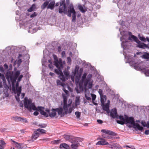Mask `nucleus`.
I'll list each match as a JSON object with an SVG mask.
<instances>
[{"label": "nucleus", "mask_w": 149, "mask_h": 149, "mask_svg": "<svg viewBox=\"0 0 149 149\" xmlns=\"http://www.w3.org/2000/svg\"><path fill=\"white\" fill-rule=\"evenodd\" d=\"M37 14L36 12H34L33 14L31 15L30 17H33L36 16Z\"/></svg>", "instance_id": "nucleus-44"}, {"label": "nucleus", "mask_w": 149, "mask_h": 149, "mask_svg": "<svg viewBox=\"0 0 149 149\" xmlns=\"http://www.w3.org/2000/svg\"><path fill=\"white\" fill-rule=\"evenodd\" d=\"M79 68V67L78 65H77L76 66L74 71L72 72V74H73L74 75H75L77 73L78 74Z\"/></svg>", "instance_id": "nucleus-25"}, {"label": "nucleus", "mask_w": 149, "mask_h": 149, "mask_svg": "<svg viewBox=\"0 0 149 149\" xmlns=\"http://www.w3.org/2000/svg\"><path fill=\"white\" fill-rule=\"evenodd\" d=\"M81 141L80 139L78 137L73 138L70 142L72 143L71 147L72 149H76L79 146V142Z\"/></svg>", "instance_id": "nucleus-10"}, {"label": "nucleus", "mask_w": 149, "mask_h": 149, "mask_svg": "<svg viewBox=\"0 0 149 149\" xmlns=\"http://www.w3.org/2000/svg\"><path fill=\"white\" fill-rule=\"evenodd\" d=\"M63 102L61 106L57 109L58 114L61 116H63L65 114L70 113L75 108L74 105L72 104V101L71 99L68 100V104H67V97L65 95H63Z\"/></svg>", "instance_id": "nucleus-4"}, {"label": "nucleus", "mask_w": 149, "mask_h": 149, "mask_svg": "<svg viewBox=\"0 0 149 149\" xmlns=\"http://www.w3.org/2000/svg\"><path fill=\"white\" fill-rule=\"evenodd\" d=\"M22 121L23 122L25 123H27L28 122V121L26 118H23V120H22Z\"/></svg>", "instance_id": "nucleus-53"}, {"label": "nucleus", "mask_w": 149, "mask_h": 149, "mask_svg": "<svg viewBox=\"0 0 149 149\" xmlns=\"http://www.w3.org/2000/svg\"><path fill=\"white\" fill-rule=\"evenodd\" d=\"M61 55L63 57H64L65 56V52L63 51L62 52Z\"/></svg>", "instance_id": "nucleus-50"}, {"label": "nucleus", "mask_w": 149, "mask_h": 149, "mask_svg": "<svg viewBox=\"0 0 149 149\" xmlns=\"http://www.w3.org/2000/svg\"><path fill=\"white\" fill-rule=\"evenodd\" d=\"M4 146L0 145V149H4Z\"/></svg>", "instance_id": "nucleus-61"}, {"label": "nucleus", "mask_w": 149, "mask_h": 149, "mask_svg": "<svg viewBox=\"0 0 149 149\" xmlns=\"http://www.w3.org/2000/svg\"><path fill=\"white\" fill-rule=\"evenodd\" d=\"M80 103V97L79 96L76 97L75 99V105L77 106L79 105Z\"/></svg>", "instance_id": "nucleus-28"}, {"label": "nucleus", "mask_w": 149, "mask_h": 149, "mask_svg": "<svg viewBox=\"0 0 149 149\" xmlns=\"http://www.w3.org/2000/svg\"><path fill=\"white\" fill-rule=\"evenodd\" d=\"M20 74V72L19 71H16L14 74L12 72H7L6 74V78L9 83H10L11 82L12 86H14L15 83Z\"/></svg>", "instance_id": "nucleus-5"}, {"label": "nucleus", "mask_w": 149, "mask_h": 149, "mask_svg": "<svg viewBox=\"0 0 149 149\" xmlns=\"http://www.w3.org/2000/svg\"><path fill=\"white\" fill-rule=\"evenodd\" d=\"M97 122L99 124H102L103 122H102V121L101 120H97Z\"/></svg>", "instance_id": "nucleus-52"}, {"label": "nucleus", "mask_w": 149, "mask_h": 149, "mask_svg": "<svg viewBox=\"0 0 149 149\" xmlns=\"http://www.w3.org/2000/svg\"><path fill=\"white\" fill-rule=\"evenodd\" d=\"M39 133L37 131L35 132L34 134H33L32 138L33 140H36L39 136Z\"/></svg>", "instance_id": "nucleus-21"}, {"label": "nucleus", "mask_w": 149, "mask_h": 149, "mask_svg": "<svg viewBox=\"0 0 149 149\" xmlns=\"http://www.w3.org/2000/svg\"><path fill=\"white\" fill-rule=\"evenodd\" d=\"M58 52H60L61 51V47L60 46L58 47Z\"/></svg>", "instance_id": "nucleus-60"}, {"label": "nucleus", "mask_w": 149, "mask_h": 149, "mask_svg": "<svg viewBox=\"0 0 149 149\" xmlns=\"http://www.w3.org/2000/svg\"><path fill=\"white\" fill-rule=\"evenodd\" d=\"M33 114L35 116H37L38 114V113L37 111H35L34 112Z\"/></svg>", "instance_id": "nucleus-55"}, {"label": "nucleus", "mask_w": 149, "mask_h": 149, "mask_svg": "<svg viewBox=\"0 0 149 149\" xmlns=\"http://www.w3.org/2000/svg\"><path fill=\"white\" fill-rule=\"evenodd\" d=\"M67 12V9L65 6V0H61L59 9V12L61 13L64 12V13Z\"/></svg>", "instance_id": "nucleus-12"}, {"label": "nucleus", "mask_w": 149, "mask_h": 149, "mask_svg": "<svg viewBox=\"0 0 149 149\" xmlns=\"http://www.w3.org/2000/svg\"><path fill=\"white\" fill-rule=\"evenodd\" d=\"M110 144L108 142L106 141L105 140H102L98 141L96 143V145H108L109 146Z\"/></svg>", "instance_id": "nucleus-18"}, {"label": "nucleus", "mask_w": 149, "mask_h": 149, "mask_svg": "<svg viewBox=\"0 0 149 149\" xmlns=\"http://www.w3.org/2000/svg\"><path fill=\"white\" fill-rule=\"evenodd\" d=\"M147 127L149 128V121L147 122Z\"/></svg>", "instance_id": "nucleus-64"}, {"label": "nucleus", "mask_w": 149, "mask_h": 149, "mask_svg": "<svg viewBox=\"0 0 149 149\" xmlns=\"http://www.w3.org/2000/svg\"><path fill=\"white\" fill-rule=\"evenodd\" d=\"M67 63L69 64H70L71 62V59L70 57H68L67 58Z\"/></svg>", "instance_id": "nucleus-43"}, {"label": "nucleus", "mask_w": 149, "mask_h": 149, "mask_svg": "<svg viewBox=\"0 0 149 149\" xmlns=\"http://www.w3.org/2000/svg\"><path fill=\"white\" fill-rule=\"evenodd\" d=\"M103 109L104 110L106 111L107 113H109V105L108 104H102Z\"/></svg>", "instance_id": "nucleus-16"}, {"label": "nucleus", "mask_w": 149, "mask_h": 149, "mask_svg": "<svg viewBox=\"0 0 149 149\" xmlns=\"http://www.w3.org/2000/svg\"><path fill=\"white\" fill-rule=\"evenodd\" d=\"M145 134L146 135H148L149 134V130H146L145 131Z\"/></svg>", "instance_id": "nucleus-54"}, {"label": "nucleus", "mask_w": 149, "mask_h": 149, "mask_svg": "<svg viewBox=\"0 0 149 149\" xmlns=\"http://www.w3.org/2000/svg\"><path fill=\"white\" fill-rule=\"evenodd\" d=\"M49 2L46 1L44 2L43 4L41 6V8L42 9H44L49 4Z\"/></svg>", "instance_id": "nucleus-31"}, {"label": "nucleus", "mask_w": 149, "mask_h": 149, "mask_svg": "<svg viewBox=\"0 0 149 149\" xmlns=\"http://www.w3.org/2000/svg\"><path fill=\"white\" fill-rule=\"evenodd\" d=\"M24 106L27 109L30 111H31L32 110L34 111L38 110L39 111L40 113L46 117L48 116V114L50 117H54L56 115V112H58V110L57 108L55 109H52L51 112H49V110L47 109L45 110L47 113L45 111V109L43 107H38L37 108L35 106V104L32 103L31 100L30 99H28L26 97H25L24 101Z\"/></svg>", "instance_id": "nucleus-1"}, {"label": "nucleus", "mask_w": 149, "mask_h": 149, "mask_svg": "<svg viewBox=\"0 0 149 149\" xmlns=\"http://www.w3.org/2000/svg\"><path fill=\"white\" fill-rule=\"evenodd\" d=\"M60 148H65L66 149H69L70 148L69 146L67 144L63 143L61 144L60 146Z\"/></svg>", "instance_id": "nucleus-19"}, {"label": "nucleus", "mask_w": 149, "mask_h": 149, "mask_svg": "<svg viewBox=\"0 0 149 149\" xmlns=\"http://www.w3.org/2000/svg\"><path fill=\"white\" fill-rule=\"evenodd\" d=\"M102 92H103V91L102 89H99V90L98 93H99L100 96H101L102 95H103Z\"/></svg>", "instance_id": "nucleus-45"}, {"label": "nucleus", "mask_w": 149, "mask_h": 149, "mask_svg": "<svg viewBox=\"0 0 149 149\" xmlns=\"http://www.w3.org/2000/svg\"><path fill=\"white\" fill-rule=\"evenodd\" d=\"M78 7L79 10L82 13H84L87 11V8L84 5H78Z\"/></svg>", "instance_id": "nucleus-17"}, {"label": "nucleus", "mask_w": 149, "mask_h": 149, "mask_svg": "<svg viewBox=\"0 0 149 149\" xmlns=\"http://www.w3.org/2000/svg\"><path fill=\"white\" fill-rule=\"evenodd\" d=\"M3 88V84L2 83L1 81H0V88Z\"/></svg>", "instance_id": "nucleus-56"}, {"label": "nucleus", "mask_w": 149, "mask_h": 149, "mask_svg": "<svg viewBox=\"0 0 149 149\" xmlns=\"http://www.w3.org/2000/svg\"><path fill=\"white\" fill-rule=\"evenodd\" d=\"M12 141L14 143L13 145L15 146V147L18 149H21V144L19 143H18L15 142V141L12 140Z\"/></svg>", "instance_id": "nucleus-23"}, {"label": "nucleus", "mask_w": 149, "mask_h": 149, "mask_svg": "<svg viewBox=\"0 0 149 149\" xmlns=\"http://www.w3.org/2000/svg\"><path fill=\"white\" fill-rule=\"evenodd\" d=\"M37 131H38L41 134H44L46 132V131L45 130L42 129H37Z\"/></svg>", "instance_id": "nucleus-34"}, {"label": "nucleus", "mask_w": 149, "mask_h": 149, "mask_svg": "<svg viewBox=\"0 0 149 149\" xmlns=\"http://www.w3.org/2000/svg\"><path fill=\"white\" fill-rule=\"evenodd\" d=\"M123 147H128V148H133V146H127V145H126V146H123Z\"/></svg>", "instance_id": "nucleus-49"}, {"label": "nucleus", "mask_w": 149, "mask_h": 149, "mask_svg": "<svg viewBox=\"0 0 149 149\" xmlns=\"http://www.w3.org/2000/svg\"><path fill=\"white\" fill-rule=\"evenodd\" d=\"M48 66L50 69H52L53 68V66L51 64H49L48 65Z\"/></svg>", "instance_id": "nucleus-57"}, {"label": "nucleus", "mask_w": 149, "mask_h": 149, "mask_svg": "<svg viewBox=\"0 0 149 149\" xmlns=\"http://www.w3.org/2000/svg\"><path fill=\"white\" fill-rule=\"evenodd\" d=\"M53 56L55 60L54 61V65L58 68H63V63L61 60L60 59L59 60H58L57 57L55 55L53 54Z\"/></svg>", "instance_id": "nucleus-11"}, {"label": "nucleus", "mask_w": 149, "mask_h": 149, "mask_svg": "<svg viewBox=\"0 0 149 149\" xmlns=\"http://www.w3.org/2000/svg\"><path fill=\"white\" fill-rule=\"evenodd\" d=\"M91 95L92 97L93 101H94L96 97V95L92 94H91Z\"/></svg>", "instance_id": "nucleus-40"}, {"label": "nucleus", "mask_w": 149, "mask_h": 149, "mask_svg": "<svg viewBox=\"0 0 149 149\" xmlns=\"http://www.w3.org/2000/svg\"><path fill=\"white\" fill-rule=\"evenodd\" d=\"M56 83L57 85L58 86L61 85L63 88L65 87V84L64 83L61 82L58 79L56 80Z\"/></svg>", "instance_id": "nucleus-27"}, {"label": "nucleus", "mask_w": 149, "mask_h": 149, "mask_svg": "<svg viewBox=\"0 0 149 149\" xmlns=\"http://www.w3.org/2000/svg\"><path fill=\"white\" fill-rule=\"evenodd\" d=\"M22 62V61L21 59H19L18 60V65H19Z\"/></svg>", "instance_id": "nucleus-58"}, {"label": "nucleus", "mask_w": 149, "mask_h": 149, "mask_svg": "<svg viewBox=\"0 0 149 149\" xmlns=\"http://www.w3.org/2000/svg\"><path fill=\"white\" fill-rule=\"evenodd\" d=\"M110 114V116L112 118H116L120 120H117V122L118 123L122 125L125 123L126 124L129 123L132 125L133 127L136 130H138L142 131L143 130V127L141 126L137 123L134 122L133 118L129 117L125 115L124 116H118L117 115L116 109H112L111 111Z\"/></svg>", "instance_id": "nucleus-2"}, {"label": "nucleus", "mask_w": 149, "mask_h": 149, "mask_svg": "<svg viewBox=\"0 0 149 149\" xmlns=\"http://www.w3.org/2000/svg\"><path fill=\"white\" fill-rule=\"evenodd\" d=\"M138 37H139V39L144 42H146V38H145L143 36H141L140 34H139L138 35Z\"/></svg>", "instance_id": "nucleus-30"}, {"label": "nucleus", "mask_w": 149, "mask_h": 149, "mask_svg": "<svg viewBox=\"0 0 149 149\" xmlns=\"http://www.w3.org/2000/svg\"><path fill=\"white\" fill-rule=\"evenodd\" d=\"M128 39L130 40H134L138 44L137 46L140 48L143 49H145L147 47V45L145 44L142 43L137 38L134 36L131 35L128 37Z\"/></svg>", "instance_id": "nucleus-7"}, {"label": "nucleus", "mask_w": 149, "mask_h": 149, "mask_svg": "<svg viewBox=\"0 0 149 149\" xmlns=\"http://www.w3.org/2000/svg\"><path fill=\"white\" fill-rule=\"evenodd\" d=\"M63 136L64 138L66 140L70 142L71 141V140L73 138L72 136L66 135H64Z\"/></svg>", "instance_id": "nucleus-22"}, {"label": "nucleus", "mask_w": 149, "mask_h": 149, "mask_svg": "<svg viewBox=\"0 0 149 149\" xmlns=\"http://www.w3.org/2000/svg\"><path fill=\"white\" fill-rule=\"evenodd\" d=\"M85 96L87 100H91V98L90 97V95L89 94H87L85 93Z\"/></svg>", "instance_id": "nucleus-36"}, {"label": "nucleus", "mask_w": 149, "mask_h": 149, "mask_svg": "<svg viewBox=\"0 0 149 149\" xmlns=\"http://www.w3.org/2000/svg\"><path fill=\"white\" fill-rule=\"evenodd\" d=\"M141 124L143 126L147 127V123H146L145 121H142L141 122Z\"/></svg>", "instance_id": "nucleus-41"}, {"label": "nucleus", "mask_w": 149, "mask_h": 149, "mask_svg": "<svg viewBox=\"0 0 149 149\" xmlns=\"http://www.w3.org/2000/svg\"><path fill=\"white\" fill-rule=\"evenodd\" d=\"M4 67L6 68V69H8V65H7L6 64H5L4 65Z\"/></svg>", "instance_id": "nucleus-59"}, {"label": "nucleus", "mask_w": 149, "mask_h": 149, "mask_svg": "<svg viewBox=\"0 0 149 149\" xmlns=\"http://www.w3.org/2000/svg\"><path fill=\"white\" fill-rule=\"evenodd\" d=\"M63 91L65 93V94H62V96H63V94L65 95H66V96H67V95L68 94V93H69V92H68V91L67 90H66V89H65L64 88V87L63 88Z\"/></svg>", "instance_id": "nucleus-38"}, {"label": "nucleus", "mask_w": 149, "mask_h": 149, "mask_svg": "<svg viewBox=\"0 0 149 149\" xmlns=\"http://www.w3.org/2000/svg\"><path fill=\"white\" fill-rule=\"evenodd\" d=\"M17 91V95L18 96H19L21 91V86L18 89H17L16 90Z\"/></svg>", "instance_id": "nucleus-35"}, {"label": "nucleus", "mask_w": 149, "mask_h": 149, "mask_svg": "<svg viewBox=\"0 0 149 149\" xmlns=\"http://www.w3.org/2000/svg\"><path fill=\"white\" fill-rule=\"evenodd\" d=\"M0 145L4 146V147L5 146L6 144V143H5V141L2 140H0Z\"/></svg>", "instance_id": "nucleus-37"}, {"label": "nucleus", "mask_w": 149, "mask_h": 149, "mask_svg": "<svg viewBox=\"0 0 149 149\" xmlns=\"http://www.w3.org/2000/svg\"><path fill=\"white\" fill-rule=\"evenodd\" d=\"M17 81V83L16 84V90H17V89H18L20 87H19V83Z\"/></svg>", "instance_id": "nucleus-51"}, {"label": "nucleus", "mask_w": 149, "mask_h": 149, "mask_svg": "<svg viewBox=\"0 0 149 149\" xmlns=\"http://www.w3.org/2000/svg\"><path fill=\"white\" fill-rule=\"evenodd\" d=\"M46 125L45 124H40L39 125V126L42 128L45 127H46Z\"/></svg>", "instance_id": "nucleus-46"}, {"label": "nucleus", "mask_w": 149, "mask_h": 149, "mask_svg": "<svg viewBox=\"0 0 149 149\" xmlns=\"http://www.w3.org/2000/svg\"><path fill=\"white\" fill-rule=\"evenodd\" d=\"M141 57L143 58L146 59H149V54L146 53L144 55H143Z\"/></svg>", "instance_id": "nucleus-29"}, {"label": "nucleus", "mask_w": 149, "mask_h": 149, "mask_svg": "<svg viewBox=\"0 0 149 149\" xmlns=\"http://www.w3.org/2000/svg\"><path fill=\"white\" fill-rule=\"evenodd\" d=\"M101 131L106 134H108L114 136L116 135L115 133L113 131L105 129L102 130Z\"/></svg>", "instance_id": "nucleus-15"}, {"label": "nucleus", "mask_w": 149, "mask_h": 149, "mask_svg": "<svg viewBox=\"0 0 149 149\" xmlns=\"http://www.w3.org/2000/svg\"><path fill=\"white\" fill-rule=\"evenodd\" d=\"M146 39L148 42H149V38L147 37L146 38Z\"/></svg>", "instance_id": "nucleus-63"}, {"label": "nucleus", "mask_w": 149, "mask_h": 149, "mask_svg": "<svg viewBox=\"0 0 149 149\" xmlns=\"http://www.w3.org/2000/svg\"><path fill=\"white\" fill-rule=\"evenodd\" d=\"M0 77L3 80L4 88L6 89H8L9 88V87L6 84V80L4 74L0 73Z\"/></svg>", "instance_id": "nucleus-14"}, {"label": "nucleus", "mask_w": 149, "mask_h": 149, "mask_svg": "<svg viewBox=\"0 0 149 149\" xmlns=\"http://www.w3.org/2000/svg\"><path fill=\"white\" fill-rule=\"evenodd\" d=\"M120 34L122 35V36L120 38V41L122 42L121 46L124 49L126 48L125 44L128 42L127 41L128 37V33L123 31L120 32Z\"/></svg>", "instance_id": "nucleus-8"}, {"label": "nucleus", "mask_w": 149, "mask_h": 149, "mask_svg": "<svg viewBox=\"0 0 149 149\" xmlns=\"http://www.w3.org/2000/svg\"><path fill=\"white\" fill-rule=\"evenodd\" d=\"M100 97L101 104H104L106 100V97L105 95H103L100 96Z\"/></svg>", "instance_id": "nucleus-26"}, {"label": "nucleus", "mask_w": 149, "mask_h": 149, "mask_svg": "<svg viewBox=\"0 0 149 149\" xmlns=\"http://www.w3.org/2000/svg\"><path fill=\"white\" fill-rule=\"evenodd\" d=\"M75 76V75H74L73 74H72V75L71 76V80L73 81H74V76Z\"/></svg>", "instance_id": "nucleus-48"}, {"label": "nucleus", "mask_w": 149, "mask_h": 149, "mask_svg": "<svg viewBox=\"0 0 149 149\" xmlns=\"http://www.w3.org/2000/svg\"><path fill=\"white\" fill-rule=\"evenodd\" d=\"M36 9V6L35 4L32 5L31 6L28 10V11L29 12H31L35 10Z\"/></svg>", "instance_id": "nucleus-24"}, {"label": "nucleus", "mask_w": 149, "mask_h": 149, "mask_svg": "<svg viewBox=\"0 0 149 149\" xmlns=\"http://www.w3.org/2000/svg\"><path fill=\"white\" fill-rule=\"evenodd\" d=\"M49 75L51 76H53V75H54V73H53L52 72H50L49 73Z\"/></svg>", "instance_id": "nucleus-62"}, {"label": "nucleus", "mask_w": 149, "mask_h": 149, "mask_svg": "<svg viewBox=\"0 0 149 149\" xmlns=\"http://www.w3.org/2000/svg\"><path fill=\"white\" fill-rule=\"evenodd\" d=\"M145 74L147 76H149V70H147L145 72Z\"/></svg>", "instance_id": "nucleus-47"}, {"label": "nucleus", "mask_w": 149, "mask_h": 149, "mask_svg": "<svg viewBox=\"0 0 149 149\" xmlns=\"http://www.w3.org/2000/svg\"><path fill=\"white\" fill-rule=\"evenodd\" d=\"M55 2L54 1H52L48 5L47 7V8H50L51 10H52L54 6Z\"/></svg>", "instance_id": "nucleus-20"}, {"label": "nucleus", "mask_w": 149, "mask_h": 149, "mask_svg": "<svg viewBox=\"0 0 149 149\" xmlns=\"http://www.w3.org/2000/svg\"><path fill=\"white\" fill-rule=\"evenodd\" d=\"M23 77V76L22 74L20 75L19 76L17 79V81L18 82H19L21 81L22 78Z\"/></svg>", "instance_id": "nucleus-42"}, {"label": "nucleus", "mask_w": 149, "mask_h": 149, "mask_svg": "<svg viewBox=\"0 0 149 149\" xmlns=\"http://www.w3.org/2000/svg\"><path fill=\"white\" fill-rule=\"evenodd\" d=\"M14 119L17 121H22V120H23V118L17 116L13 117Z\"/></svg>", "instance_id": "nucleus-33"}, {"label": "nucleus", "mask_w": 149, "mask_h": 149, "mask_svg": "<svg viewBox=\"0 0 149 149\" xmlns=\"http://www.w3.org/2000/svg\"><path fill=\"white\" fill-rule=\"evenodd\" d=\"M108 147L112 149H123L122 147L119 145L112 142L110 143V144Z\"/></svg>", "instance_id": "nucleus-13"}, {"label": "nucleus", "mask_w": 149, "mask_h": 149, "mask_svg": "<svg viewBox=\"0 0 149 149\" xmlns=\"http://www.w3.org/2000/svg\"><path fill=\"white\" fill-rule=\"evenodd\" d=\"M68 15L70 17L71 16V14H72V22H75L76 19V12L74 9L73 6L72 4H70L68 7Z\"/></svg>", "instance_id": "nucleus-9"}, {"label": "nucleus", "mask_w": 149, "mask_h": 149, "mask_svg": "<svg viewBox=\"0 0 149 149\" xmlns=\"http://www.w3.org/2000/svg\"><path fill=\"white\" fill-rule=\"evenodd\" d=\"M83 71V69L82 68H81L79 70V73H78L77 75L76 76L75 82L76 84V85L79 84L80 89L82 88L83 85L85 89H87V87L88 88H91L92 87L93 83V81H91V79L92 77L91 74H88L87 77L86 78L87 73L84 72L82 76L80 82H79Z\"/></svg>", "instance_id": "nucleus-3"}, {"label": "nucleus", "mask_w": 149, "mask_h": 149, "mask_svg": "<svg viewBox=\"0 0 149 149\" xmlns=\"http://www.w3.org/2000/svg\"><path fill=\"white\" fill-rule=\"evenodd\" d=\"M75 114L77 118H79L81 115V113L78 111H76L75 112Z\"/></svg>", "instance_id": "nucleus-39"}, {"label": "nucleus", "mask_w": 149, "mask_h": 149, "mask_svg": "<svg viewBox=\"0 0 149 149\" xmlns=\"http://www.w3.org/2000/svg\"><path fill=\"white\" fill-rule=\"evenodd\" d=\"M60 143V140H57L52 141L51 143L54 144H57Z\"/></svg>", "instance_id": "nucleus-32"}, {"label": "nucleus", "mask_w": 149, "mask_h": 149, "mask_svg": "<svg viewBox=\"0 0 149 149\" xmlns=\"http://www.w3.org/2000/svg\"><path fill=\"white\" fill-rule=\"evenodd\" d=\"M61 68H58V69H56L55 72L58 75V77L62 81H65L66 79H67L70 77L69 72L68 70H65L63 71V73L65 76L63 75L62 72L61 70Z\"/></svg>", "instance_id": "nucleus-6"}]
</instances>
